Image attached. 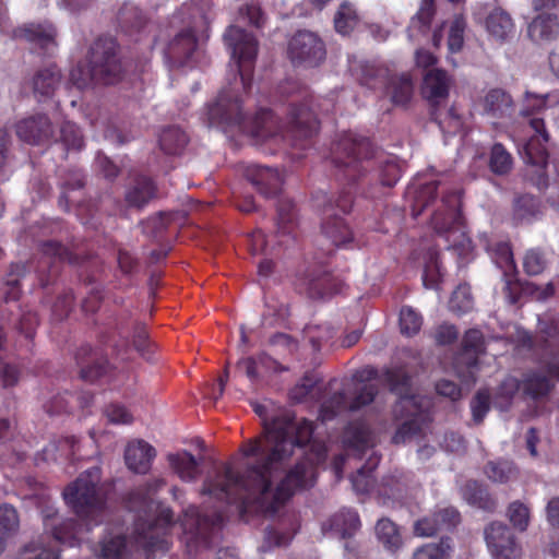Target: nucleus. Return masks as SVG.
Returning <instances> with one entry per match:
<instances>
[{"label":"nucleus","instance_id":"cd10ccee","mask_svg":"<svg viewBox=\"0 0 559 559\" xmlns=\"http://www.w3.org/2000/svg\"><path fill=\"white\" fill-rule=\"evenodd\" d=\"M485 112L493 118L510 117L514 104L510 94L501 88L490 90L484 98Z\"/></svg>","mask_w":559,"mask_h":559},{"label":"nucleus","instance_id":"49530a36","mask_svg":"<svg viewBox=\"0 0 559 559\" xmlns=\"http://www.w3.org/2000/svg\"><path fill=\"white\" fill-rule=\"evenodd\" d=\"M507 518L514 530L526 532L531 523V509L520 500L512 501L507 508Z\"/></svg>","mask_w":559,"mask_h":559},{"label":"nucleus","instance_id":"412c9836","mask_svg":"<svg viewBox=\"0 0 559 559\" xmlns=\"http://www.w3.org/2000/svg\"><path fill=\"white\" fill-rule=\"evenodd\" d=\"M17 136L33 145L48 142L52 136V126L46 115H36L21 120L16 124Z\"/></svg>","mask_w":559,"mask_h":559},{"label":"nucleus","instance_id":"f704fd0d","mask_svg":"<svg viewBox=\"0 0 559 559\" xmlns=\"http://www.w3.org/2000/svg\"><path fill=\"white\" fill-rule=\"evenodd\" d=\"M522 389L526 396L538 401L546 397L551 392L554 384L547 376L538 371H533L525 376L522 381Z\"/></svg>","mask_w":559,"mask_h":559},{"label":"nucleus","instance_id":"864d4df0","mask_svg":"<svg viewBox=\"0 0 559 559\" xmlns=\"http://www.w3.org/2000/svg\"><path fill=\"white\" fill-rule=\"evenodd\" d=\"M334 335L335 332L329 324H309L304 329V337L311 344L316 352H319L323 345L328 344Z\"/></svg>","mask_w":559,"mask_h":559},{"label":"nucleus","instance_id":"69168bd1","mask_svg":"<svg viewBox=\"0 0 559 559\" xmlns=\"http://www.w3.org/2000/svg\"><path fill=\"white\" fill-rule=\"evenodd\" d=\"M84 176L81 171L74 170L69 175V178H67L62 185V192L59 197V205L63 207L64 210H69V197L68 193L73 190L82 189L84 187Z\"/></svg>","mask_w":559,"mask_h":559},{"label":"nucleus","instance_id":"f257e3e1","mask_svg":"<svg viewBox=\"0 0 559 559\" xmlns=\"http://www.w3.org/2000/svg\"><path fill=\"white\" fill-rule=\"evenodd\" d=\"M253 412L261 418L263 435L245 442L240 451L245 457H257L247 464L243 473L235 471L230 463L215 466L206 475L201 493L218 502L213 510L189 508L182 527L189 540L210 547L215 531L222 528L226 509L236 507L239 518L249 522L251 515H274L298 490L313 487L317 467L328 455L323 443H313L273 489L272 468L277 460L289 454L285 439L290 426L289 414L267 416V407L251 402Z\"/></svg>","mask_w":559,"mask_h":559},{"label":"nucleus","instance_id":"423d86ee","mask_svg":"<svg viewBox=\"0 0 559 559\" xmlns=\"http://www.w3.org/2000/svg\"><path fill=\"white\" fill-rule=\"evenodd\" d=\"M71 81L83 90L92 85H112L123 75L120 45L111 36H99L91 45L87 66L71 71Z\"/></svg>","mask_w":559,"mask_h":559},{"label":"nucleus","instance_id":"4c0bfd02","mask_svg":"<svg viewBox=\"0 0 559 559\" xmlns=\"http://www.w3.org/2000/svg\"><path fill=\"white\" fill-rule=\"evenodd\" d=\"M276 210L277 231L282 235H290L297 226V215L294 202L287 198H280Z\"/></svg>","mask_w":559,"mask_h":559},{"label":"nucleus","instance_id":"aec40b11","mask_svg":"<svg viewBox=\"0 0 559 559\" xmlns=\"http://www.w3.org/2000/svg\"><path fill=\"white\" fill-rule=\"evenodd\" d=\"M450 84L448 72L433 68L424 73L420 92L426 100L436 106L449 97Z\"/></svg>","mask_w":559,"mask_h":559},{"label":"nucleus","instance_id":"13d9d810","mask_svg":"<svg viewBox=\"0 0 559 559\" xmlns=\"http://www.w3.org/2000/svg\"><path fill=\"white\" fill-rule=\"evenodd\" d=\"M421 316L412 307L404 306L400 311V330L403 335L413 336L420 331Z\"/></svg>","mask_w":559,"mask_h":559},{"label":"nucleus","instance_id":"f03ea898","mask_svg":"<svg viewBox=\"0 0 559 559\" xmlns=\"http://www.w3.org/2000/svg\"><path fill=\"white\" fill-rule=\"evenodd\" d=\"M207 119L210 126L225 133L238 132L262 141H283L302 151L312 145L319 130V120L307 98L299 104H289L287 120L283 123L269 108H260L253 117H247L242 111L241 97L229 90H223L215 103L209 106Z\"/></svg>","mask_w":559,"mask_h":559},{"label":"nucleus","instance_id":"4be33fe9","mask_svg":"<svg viewBox=\"0 0 559 559\" xmlns=\"http://www.w3.org/2000/svg\"><path fill=\"white\" fill-rule=\"evenodd\" d=\"M155 456V448L142 439L129 442L124 450L126 465L136 474H146L151 469Z\"/></svg>","mask_w":559,"mask_h":559},{"label":"nucleus","instance_id":"2eb2a0df","mask_svg":"<svg viewBox=\"0 0 559 559\" xmlns=\"http://www.w3.org/2000/svg\"><path fill=\"white\" fill-rule=\"evenodd\" d=\"M57 28L49 21L31 22L13 28L12 38L25 40L38 53L50 56L56 50Z\"/></svg>","mask_w":559,"mask_h":559},{"label":"nucleus","instance_id":"c85d7f7f","mask_svg":"<svg viewBox=\"0 0 559 559\" xmlns=\"http://www.w3.org/2000/svg\"><path fill=\"white\" fill-rule=\"evenodd\" d=\"M540 201L532 194H522L514 199L512 219L515 225L530 224L540 215Z\"/></svg>","mask_w":559,"mask_h":559},{"label":"nucleus","instance_id":"5701e85b","mask_svg":"<svg viewBox=\"0 0 559 559\" xmlns=\"http://www.w3.org/2000/svg\"><path fill=\"white\" fill-rule=\"evenodd\" d=\"M198 48V39L192 29L177 34L165 49L166 58L176 66H185Z\"/></svg>","mask_w":559,"mask_h":559},{"label":"nucleus","instance_id":"0e129e2a","mask_svg":"<svg viewBox=\"0 0 559 559\" xmlns=\"http://www.w3.org/2000/svg\"><path fill=\"white\" fill-rule=\"evenodd\" d=\"M490 409V393L487 390H479L471 401V411L475 424L483 423Z\"/></svg>","mask_w":559,"mask_h":559},{"label":"nucleus","instance_id":"338daca9","mask_svg":"<svg viewBox=\"0 0 559 559\" xmlns=\"http://www.w3.org/2000/svg\"><path fill=\"white\" fill-rule=\"evenodd\" d=\"M239 15L242 19H247L248 23L255 28H262L266 22L265 13L260 4L255 2L246 3L240 7Z\"/></svg>","mask_w":559,"mask_h":559},{"label":"nucleus","instance_id":"ea45409f","mask_svg":"<svg viewBox=\"0 0 559 559\" xmlns=\"http://www.w3.org/2000/svg\"><path fill=\"white\" fill-rule=\"evenodd\" d=\"M160 150L168 155L179 154L188 143L187 134L178 127H168L159 135Z\"/></svg>","mask_w":559,"mask_h":559},{"label":"nucleus","instance_id":"79ce46f5","mask_svg":"<svg viewBox=\"0 0 559 559\" xmlns=\"http://www.w3.org/2000/svg\"><path fill=\"white\" fill-rule=\"evenodd\" d=\"M452 551L450 537H442L438 543L425 544L413 554V559H449Z\"/></svg>","mask_w":559,"mask_h":559},{"label":"nucleus","instance_id":"a878e982","mask_svg":"<svg viewBox=\"0 0 559 559\" xmlns=\"http://www.w3.org/2000/svg\"><path fill=\"white\" fill-rule=\"evenodd\" d=\"M463 498L475 508L486 512H493L497 509V500L490 495L486 486L477 480H468L462 489Z\"/></svg>","mask_w":559,"mask_h":559},{"label":"nucleus","instance_id":"37998d69","mask_svg":"<svg viewBox=\"0 0 559 559\" xmlns=\"http://www.w3.org/2000/svg\"><path fill=\"white\" fill-rule=\"evenodd\" d=\"M99 559H129L127 538L122 535L105 538L99 544Z\"/></svg>","mask_w":559,"mask_h":559},{"label":"nucleus","instance_id":"4d7b16f0","mask_svg":"<svg viewBox=\"0 0 559 559\" xmlns=\"http://www.w3.org/2000/svg\"><path fill=\"white\" fill-rule=\"evenodd\" d=\"M548 264L546 253L540 248L528 249L523 257V270L530 276L542 274Z\"/></svg>","mask_w":559,"mask_h":559},{"label":"nucleus","instance_id":"dca6fc26","mask_svg":"<svg viewBox=\"0 0 559 559\" xmlns=\"http://www.w3.org/2000/svg\"><path fill=\"white\" fill-rule=\"evenodd\" d=\"M76 262V257L71 250L56 240H48L43 243V255L38 261V281L43 288L53 283L59 274L58 263Z\"/></svg>","mask_w":559,"mask_h":559},{"label":"nucleus","instance_id":"20e7f679","mask_svg":"<svg viewBox=\"0 0 559 559\" xmlns=\"http://www.w3.org/2000/svg\"><path fill=\"white\" fill-rule=\"evenodd\" d=\"M331 154L337 176L349 188L347 191L359 189L365 198H379L382 188L395 186L401 177V169L393 158L384 156L377 162L370 160L371 141L353 132L343 133L333 144Z\"/></svg>","mask_w":559,"mask_h":559},{"label":"nucleus","instance_id":"0eeeda50","mask_svg":"<svg viewBox=\"0 0 559 559\" xmlns=\"http://www.w3.org/2000/svg\"><path fill=\"white\" fill-rule=\"evenodd\" d=\"M549 102L559 104V95L556 93L536 94L526 91L520 111L521 116L528 120V126L534 131V134L523 146V158L525 163L536 166L542 170L538 182L539 188H546L548 185L545 169L549 157L546 144L550 140V134L544 118L538 117V115L547 108Z\"/></svg>","mask_w":559,"mask_h":559},{"label":"nucleus","instance_id":"9d476101","mask_svg":"<svg viewBox=\"0 0 559 559\" xmlns=\"http://www.w3.org/2000/svg\"><path fill=\"white\" fill-rule=\"evenodd\" d=\"M353 204L352 191L343 189L335 201H329L323 207L322 233L337 248L354 249L359 247L345 219L334 213V210L338 209L343 214H347L350 212Z\"/></svg>","mask_w":559,"mask_h":559},{"label":"nucleus","instance_id":"6ab92c4d","mask_svg":"<svg viewBox=\"0 0 559 559\" xmlns=\"http://www.w3.org/2000/svg\"><path fill=\"white\" fill-rule=\"evenodd\" d=\"M493 261L502 270L506 282L504 292L510 298L511 304H516L519 295L516 293L519 281L516 278V265L513 259L511 247L506 242H500L493 250Z\"/></svg>","mask_w":559,"mask_h":559},{"label":"nucleus","instance_id":"a19ab883","mask_svg":"<svg viewBox=\"0 0 559 559\" xmlns=\"http://www.w3.org/2000/svg\"><path fill=\"white\" fill-rule=\"evenodd\" d=\"M359 24V15L356 9L348 2H343L334 15L335 31L341 35L350 34Z\"/></svg>","mask_w":559,"mask_h":559},{"label":"nucleus","instance_id":"393cba45","mask_svg":"<svg viewBox=\"0 0 559 559\" xmlns=\"http://www.w3.org/2000/svg\"><path fill=\"white\" fill-rule=\"evenodd\" d=\"M157 187L154 180L147 176H138L127 188L124 200L128 206L143 209L156 197Z\"/></svg>","mask_w":559,"mask_h":559},{"label":"nucleus","instance_id":"f8f14e48","mask_svg":"<svg viewBox=\"0 0 559 559\" xmlns=\"http://www.w3.org/2000/svg\"><path fill=\"white\" fill-rule=\"evenodd\" d=\"M380 380L389 391L397 396L392 407V413L403 416L408 405L424 402V397L413 390V376L404 366L388 367L382 370Z\"/></svg>","mask_w":559,"mask_h":559},{"label":"nucleus","instance_id":"8fccbe9b","mask_svg":"<svg viewBox=\"0 0 559 559\" xmlns=\"http://www.w3.org/2000/svg\"><path fill=\"white\" fill-rule=\"evenodd\" d=\"M511 154L501 143H495L490 151L489 168L496 175H507L512 168Z\"/></svg>","mask_w":559,"mask_h":559},{"label":"nucleus","instance_id":"680f3d73","mask_svg":"<svg viewBox=\"0 0 559 559\" xmlns=\"http://www.w3.org/2000/svg\"><path fill=\"white\" fill-rule=\"evenodd\" d=\"M345 444L354 450L364 451L369 444V432L361 426H348L345 429Z\"/></svg>","mask_w":559,"mask_h":559},{"label":"nucleus","instance_id":"5fc2aeb1","mask_svg":"<svg viewBox=\"0 0 559 559\" xmlns=\"http://www.w3.org/2000/svg\"><path fill=\"white\" fill-rule=\"evenodd\" d=\"M406 487L401 474H390L377 485L376 492L383 499H397Z\"/></svg>","mask_w":559,"mask_h":559},{"label":"nucleus","instance_id":"58836bf2","mask_svg":"<svg viewBox=\"0 0 559 559\" xmlns=\"http://www.w3.org/2000/svg\"><path fill=\"white\" fill-rule=\"evenodd\" d=\"M484 335L477 329H469L462 340V355H471L467 367L474 369L478 366V356L484 352Z\"/></svg>","mask_w":559,"mask_h":559},{"label":"nucleus","instance_id":"f3484780","mask_svg":"<svg viewBox=\"0 0 559 559\" xmlns=\"http://www.w3.org/2000/svg\"><path fill=\"white\" fill-rule=\"evenodd\" d=\"M403 416L392 413L395 420H404L396 428L392 442L395 444L405 443L407 440L421 435L424 426L430 420L429 413L425 409L423 402L408 405Z\"/></svg>","mask_w":559,"mask_h":559},{"label":"nucleus","instance_id":"1a4fd4ad","mask_svg":"<svg viewBox=\"0 0 559 559\" xmlns=\"http://www.w3.org/2000/svg\"><path fill=\"white\" fill-rule=\"evenodd\" d=\"M224 41L235 62L236 75H239L242 91L248 93L251 88L254 63L258 56L259 43L251 33L230 25L224 33Z\"/></svg>","mask_w":559,"mask_h":559},{"label":"nucleus","instance_id":"e2e57ef3","mask_svg":"<svg viewBox=\"0 0 559 559\" xmlns=\"http://www.w3.org/2000/svg\"><path fill=\"white\" fill-rule=\"evenodd\" d=\"M379 391L374 384H364L349 402V412H357L370 405L377 397Z\"/></svg>","mask_w":559,"mask_h":559},{"label":"nucleus","instance_id":"7c9ffc66","mask_svg":"<svg viewBox=\"0 0 559 559\" xmlns=\"http://www.w3.org/2000/svg\"><path fill=\"white\" fill-rule=\"evenodd\" d=\"M386 94L396 106H406L414 94V83L408 74L392 75L386 83Z\"/></svg>","mask_w":559,"mask_h":559},{"label":"nucleus","instance_id":"6e6552de","mask_svg":"<svg viewBox=\"0 0 559 559\" xmlns=\"http://www.w3.org/2000/svg\"><path fill=\"white\" fill-rule=\"evenodd\" d=\"M99 469H88L63 490L67 506L86 524L98 525L106 512V497L99 487Z\"/></svg>","mask_w":559,"mask_h":559},{"label":"nucleus","instance_id":"72a5a7b5","mask_svg":"<svg viewBox=\"0 0 559 559\" xmlns=\"http://www.w3.org/2000/svg\"><path fill=\"white\" fill-rule=\"evenodd\" d=\"M360 526L359 515L353 509H342L331 519V527L344 539L353 537Z\"/></svg>","mask_w":559,"mask_h":559},{"label":"nucleus","instance_id":"6e6d98bb","mask_svg":"<svg viewBox=\"0 0 559 559\" xmlns=\"http://www.w3.org/2000/svg\"><path fill=\"white\" fill-rule=\"evenodd\" d=\"M331 274L320 271L318 274L309 275L306 278V292L310 298L319 299L330 294Z\"/></svg>","mask_w":559,"mask_h":559},{"label":"nucleus","instance_id":"9b49d317","mask_svg":"<svg viewBox=\"0 0 559 559\" xmlns=\"http://www.w3.org/2000/svg\"><path fill=\"white\" fill-rule=\"evenodd\" d=\"M443 210H438L431 217V224L436 233L444 236L449 242L448 249L463 246L464 233L461 230V193L459 190H450L442 195Z\"/></svg>","mask_w":559,"mask_h":559},{"label":"nucleus","instance_id":"4468645a","mask_svg":"<svg viewBox=\"0 0 559 559\" xmlns=\"http://www.w3.org/2000/svg\"><path fill=\"white\" fill-rule=\"evenodd\" d=\"M288 57L294 64L317 67L326 55L323 40L310 31H298L288 41Z\"/></svg>","mask_w":559,"mask_h":559},{"label":"nucleus","instance_id":"c756f323","mask_svg":"<svg viewBox=\"0 0 559 559\" xmlns=\"http://www.w3.org/2000/svg\"><path fill=\"white\" fill-rule=\"evenodd\" d=\"M437 12L436 0H421L418 11L412 16L407 26L411 38L426 35L431 29V24Z\"/></svg>","mask_w":559,"mask_h":559},{"label":"nucleus","instance_id":"c9c22d12","mask_svg":"<svg viewBox=\"0 0 559 559\" xmlns=\"http://www.w3.org/2000/svg\"><path fill=\"white\" fill-rule=\"evenodd\" d=\"M168 462L176 474L185 481L197 479L199 474V462L188 451L168 455Z\"/></svg>","mask_w":559,"mask_h":559},{"label":"nucleus","instance_id":"774afa93","mask_svg":"<svg viewBox=\"0 0 559 559\" xmlns=\"http://www.w3.org/2000/svg\"><path fill=\"white\" fill-rule=\"evenodd\" d=\"M73 302L74 295L71 289L60 294L52 305V317L58 321L67 319L70 312L72 311Z\"/></svg>","mask_w":559,"mask_h":559},{"label":"nucleus","instance_id":"603ef678","mask_svg":"<svg viewBox=\"0 0 559 559\" xmlns=\"http://www.w3.org/2000/svg\"><path fill=\"white\" fill-rule=\"evenodd\" d=\"M474 307V298L472 296L468 284H460L452 293L449 308L452 312L463 314L471 311Z\"/></svg>","mask_w":559,"mask_h":559},{"label":"nucleus","instance_id":"bf43d9fd","mask_svg":"<svg viewBox=\"0 0 559 559\" xmlns=\"http://www.w3.org/2000/svg\"><path fill=\"white\" fill-rule=\"evenodd\" d=\"M60 141L67 150L80 151L84 146V138L80 128L71 121H64L61 124Z\"/></svg>","mask_w":559,"mask_h":559},{"label":"nucleus","instance_id":"39448f33","mask_svg":"<svg viewBox=\"0 0 559 559\" xmlns=\"http://www.w3.org/2000/svg\"><path fill=\"white\" fill-rule=\"evenodd\" d=\"M129 503L135 508V544L144 551L147 559H153L158 551L169 549L168 535L174 525L171 508L152 499L146 490L138 488L129 493Z\"/></svg>","mask_w":559,"mask_h":559},{"label":"nucleus","instance_id":"a18cd8bd","mask_svg":"<svg viewBox=\"0 0 559 559\" xmlns=\"http://www.w3.org/2000/svg\"><path fill=\"white\" fill-rule=\"evenodd\" d=\"M345 412H349V402L346 394L340 391L321 404L319 417L322 421H328Z\"/></svg>","mask_w":559,"mask_h":559},{"label":"nucleus","instance_id":"c03bdc74","mask_svg":"<svg viewBox=\"0 0 559 559\" xmlns=\"http://www.w3.org/2000/svg\"><path fill=\"white\" fill-rule=\"evenodd\" d=\"M376 533L378 539L389 550H396L402 544V537L399 533L397 526L391 520L383 518L377 522Z\"/></svg>","mask_w":559,"mask_h":559},{"label":"nucleus","instance_id":"ddd939ff","mask_svg":"<svg viewBox=\"0 0 559 559\" xmlns=\"http://www.w3.org/2000/svg\"><path fill=\"white\" fill-rule=\"evenodd\" d=\"M484 539L492 559H521L522 545L512 531L503 522L492 521L484 528Z\"/></svg>","mask_w":559,"mask_h":559},{"label":"nucleus","instance_id":"3c124183","mask_svg":"<svg viewBox=\"0 0 559 559\" xmlns=\"http://www.w3.org/2000/svg\"><path fill=\"white\" fill-rule=\"evenodd\" d=\"M17 559H60V554L59 550L46 546L40 538L24 545Z\"/></svg>","mask_w":559,"mask_h":559},{"label":"nucleus","instance_id":"bb28decb","mask_svg":"<svg viewBox=\"0 0 559 559\" xmlns=\"http://www.w3.org/2000/svg\"><path fill=\"white\" fill-rule=\"evenodd\" d=\"M558 35L559 22L555 14H538L528 25V36L534 41H550Z\"/></svg>","mask_w":559,"mask_h":559},{"label":"nucleus","instance_id":"7ed1b4c3","mask_svg":"<svg viewBox=\"0 0 559 559\" xmlns=\"http://www.w3.org/2000/svg\"><path fill=\"white\" fill-rule=\"evenodd\" d=\"M99 342L111 348L108 357L91 344H82L74 354L80 368V378L87 382H104L114 386L123 384L129 379V364L133 361L132 348L146 361L153 362L156 345L150 338L147 325L132 319V312L126 309L115 314L107 326L99 332Z\"/></svg>","mask_w":559,"mask_h":559},{"label":"nucleus","instance_id":"b1692460","mask_svg":"<svg viewBox=\"0 0 559 559\" xmlns=\"http://www.w3.org/2000/svg\"><path fill=\"white\" fill-rule=\"evenodd\" d=\"M290 426L285 439L288 442L289 454L277 460L272 468V473L277 469L278 465L287 461L294 453L295 447H305L312 440L314 432V423L308 419L295 421V417L289 414Z\"/></svg>","mask_w":559,"mask_h":559},{"label":"nucleus","instance_id":"de8ad7c7","mask_svg":"<svg viewBox=\"0 0 559 559\" xmlns=\"http://www.w3.org/2000/svg\"><path fill=\"white\" fill-rule=\"evenodd\" d=\"M516 467L512 461L497 460L489 461L485 466V474L487 477L495 481L504 484L514 476Z\"/></svg>","mask_w":559,"mask_h":559},{"label":"nucleus","instance_id":"09e8293b","mask_svg":"<svg viewBox=\"0 0 559 559\" xmlns=\"http://www.w3.org/2000/svg\"><path fill=\"white\" fill-rule=\"evenodd\" d=\"M52 537L56 542L69 547L79 544V524L73 519L63 520L52 528Z\"/></svg>","mask_w":559,"mask_h":559},{"label":"nucleus","instance_id":"e433bc0d","mask_svg":"<svg viewBox=\"0 0 559 559\" xmlns=\"http://www.w3.org/2000/svg\"><path fill=\"white\" fill-rule=\"evenodd\" d=\"M60 71L57 67H48L36 72L33 79L35 95L49 97L60 82Z\"/></svg>","mask_w":559,"mask_h":559},{"label":"nucleus","instance_id":"a211bd4d","mask_svg":"<svg viewBox=\"0 0 559 559\" xmlns=\"http://www.w3.org/2000/svg\"><path fill=\"white\" fill-rule=\"evenodd\" d=\"M245 177L265 198L276 197L281 192L283 180L277 169L249 165L245 169Z\"/></svg>","mask_w":559,"mask_h":559},{"label":"nucleus","instance_id":"2f4dec72","mask_svg":"<svg viewBox=\"0 0 559 559\" xmlns=\"http://www.w3.org/2000/svg\"><path fill=\"white\" fill-rule=\"evenodd\" d=\"M380 456L373 453L366 464L361 466L356 474L350 477L354 490L359 495L376 491L377 485L372 477V472L377 468Z\"/></svg>","mask_w":559,"mask_h":559},{"label":"nucleus","instance_id":"473e14b6","mask_svg":"<svg viewBox=\"0 0 559 559\" xmlns=\"http://www.w3.org/2000/svg\"><path fill=\"white\" fill-rule=\"evenodd\" d=\"M488 33L498 40H506L514 31L510 14L500 8L492 10L486 19Z\"/></svg>","mask_w":559,"mask_h":559},{"label":"nucleus","instance_id":"052dcab7","mask_svg":"<svg viewBox=\"0 0 559 559\" xmlns=\"http://www.w3.org/2000/svg\"><path fill=\"white\" fill-rule=\"evenodd\" d=\"M20 520L17 511L8 503L0 506V536L8 538L19 530Z\"/></svg>","mask_w":559,"mask_h":559}]
</instances>
